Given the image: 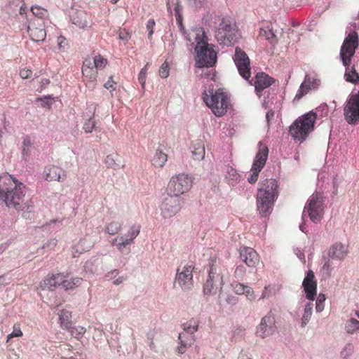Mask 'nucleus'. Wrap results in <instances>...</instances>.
<instances>
[{
	"instance_id": "obj_1",
	"label": "nucleus",
	"mask_w": 359,
	"mask_h": 359,
	"mask_svg": "<svg viewBox=\"0 0 359 359\" xmlns=\"http://www.w3.org/2000/svg\"><path fill=\"white\" fill-rule=\"evenodd\" d=\"M25 189V185L12 175L8 173L0 175V200L8 208L16 211L24 210Z\"/></svg>"
},
{
	"instance_id": "obj_2",
	"label": "nucleus",
	"mask_w": 359,
	"mask_h": 359,
	"mask_svg": "<svg viewBox=\"0 0 359 359\" xmlns=\"http://www.w3.org/2000/svg\"><path fill=\"white\" fill-rule=\"evenodd\" d=\"M359 46L358 36L355 32H351L344 40L340 49V59L346 67L344 74L345 80L352 83H359V74L356 72L355 66H350L351 59L354 56L355 50Z\"/></svg>"
},
{
	"instance_id": "obj_3",
	"label": "nucleus",
	"mask_w": 359,
	"mask_h": 359,
	"mask_svg": "<svg viewBox=\"0 0 359 359\" xmlns=\"http://www.w3.org/2000/svg\"><path fill=\"white\" fill-rule=\"evenodd\" d=\"M278 184L275 179L262 181L257 194V208L262 217H266L272 211V207L278 195Z\"/></svg>"
},
{
	"instance_id": "obj_4",
	"label": "nucleus",
	"mask_w": 359,
	"mask_h": 359,
	"mask_svg": "<svg viewBox=\"0 0 359 359\" xmlns=\"http://www.w3.org/2000/svg\"><path fill=\"white\" fill-rule=\"evenodd\" d=\"M196 34V46L195 50L196 66L198 68L210 67L217 62V53L207 42V37L203 29H198Z\"/></svg>"
},
{
	"instance_id": "obj_5",
	"label": "nucleus",
	"mask_w": 359,
	"mask_h": 359,
	"mask_svg": "<svg viewBox=\"0 0 359 359\" xmlns=\"http://www.w3.org/2000/svg\"><path fill=\"white\" fill-rule=\"evenodd\" d=\"M316 118V113L312 111L302 115L290 126V135L294 140L303 142L313 131Z\"/></svg>"
},
{
	"instance_id": "obj_6",
	"label": "nucleus",
	"mask_w": 359,
	"mask_h": 359,
	"mask_svg": "<svg viewBox=\"0 0 359 359\" xmlns=\"http://www.w3.org/2000/svg\"><path fill=\"white\" fill-rule=\"evenodd\" d=\"M203 99L216 116H222L227 111L229 97L221 89L210 88L208 92L205 90L203 93Z\"/></svg>"
},
{
	"instance_id": "obj_7",
	"label": "nucleus",
	"mask_w": 359,
	"mask_h": 359,
	"mask_svg": "<svg viewBox=\"0 0 359 359\" xmlns=\"http://www.w3.org/2000/svg\"><path fill=\"white\" fill-rule=\"evenodd\" d=\"M324 196L321 193L313 194L308 199L302 213L304 219L305 213L307 212L310 219L314 223L321 221L324 215L325 209Z\"/></svg>"
},
{
	"instance_id": "obj_8",
	"label": "nucleus",
	"mask_w": 359,
	"mask_h": 359,
	"mask_svg": "<svg viewBox=\"0 0 359 359\" xmlns=\"http://www.w3.org/2000/svg\"><path fill=\"white\" fill-rule=\"evenodd\" d=\"M215 37L220 45L231 46L238 39L237 30L231 20L222 18L215 32Z\"/></svg>"
},
{
	"instance_id": "obj_9",
	"label": "nucleus",
	"mask_w": 359,
	"mask_h": 359,
	"mask_svg": "<svg viewBox=\"0 0 359 359\" xmlns=\"http://www.w3.org/2000/svg\"><path fill=\"white\" fill-rule=\"evenodd\" d=\"M208 276L203 286V292L205 295H212L216 293L218 287H220L219 294V304L222 306V289L224 285L223 277L217 271L216 265L214 263L210 264Z\"/></svg>"
},
{
	"instance_id": "obj_10",
	"label": "nucleus",
	"mask_w": 359,
	"mask_h": 359,
	"mask_svg": "<svg viewBox=\"0 0 359 359\" xmlns=\"http://www.w3.org/2000/svg\"><path fill=\"white\" fill-rule=\"evenodd\" d=\"M183 199L181 196H174L166 193L160 204L161 215L164 219H168L174 217L182 209Z\"/></svg>"
},
{
	"instance_id": "obj_11",
	"label": "nucleus",
	"mask_w": 359,
	"mask_h": 359,
	"mask_svg": "<svg viewBox=\"0 0 359 359\" xmlns=\"http://www.w3.org/2000/svg\"><path fill=\"white\" fill-rule=\"evenodd\" d=\"M192 186L191 177L184 173L172 177L168 182L166 191L177 196H181L187 192Z\"/></svg>"
},
{
	"instance_id": "obj_12",
	"label": "nucleus",
	"mask_w": 359,
	"mask_h": 359,
	"mask_svg": "<svg viewBox=\"0 0 359 359\" xmlns=\"http://www.w3.org/2000/svg\"><path fill=\"white\" fill-rule=\"evenodd\" d=\"M269 156V149L266 145L262 142L258 143V151L255 157L251 168L252 173L248 178V182L250 184H255L258 179L261 170L264 167Z\"/></svg>"
},
{
	"instance_id": "obj_13",
	"label": "nucleus",
	"mask_w": 359,
	"mask_h": 359,
	"mask_svg": "<svg viewBox=\"0 0 359 359\" xmlns=\"http://www.w3.org/2000/svg\"><path fill=\"white\" fill-rule=\"evenodd\" d=\"M344 116L346 121L355 125L359 121V91L349 95L344 107Z\"/></svg>"
},
{
	"instance_id": "obj_14",
	"label": "nucleus",
	"mask_w": 359,
	"mask_h": 359,
	"mask_svg": "<svg viewBox=\"0 0 359 359\" xmlns=\"http://www.w3.org/2000/svg\"><path fill=\"white\" fill-rule=\"evenodd\" d=\"M192 264H187L182 268H177L174 285L177 284L183 291H189L194 286Z\"/></svg>"
},
{
	"instance_id": "obj_15",
	"label": "nucleus",
	"mask_w": 359,
	"mask_h": 359,
	"mask_svg": "<svg viewBox=\"0 0 359 359\" xmlns=\"http://www.w3.org/2000/svg\"><path fill=\"white\" fill-rule=\"evenodd\" d=\"M233 59L240 75L244 79L249 80L251 75L250 62L245 52L240 47H236Z\"/></svg>"
},
{
	"instance_id": "obj_16",
	"label": "nucleus",
	"mask_w": 359,
	"mask_h": 359,
	"mask_svg": "<svg viewBox=\"0 0 359 359\" xmlns=\"http://www.w3.org/2000/svg\"><path fill=\"white\" fill-rule=\"evenodd\" d=\"M320 85L321 81L316 75L306 74L295 95L294 100L299 101L310 91L318 90Z\"/></svg>"
},
{
	"instance_id": "obj_17",
	"label": "nucleus",
	"mask_w": 359,
	"mask_h": 359,
	"mask_svg": "<svg viewBox=\"0 0 359 359\" xmlns=\"http://www.w3.org/2000/svg\"><path fill=\"white\" fill-rule=\"evenodd\" d=\"M27 32L33 41H43L46 37L44 22L41 19H34L27 25Z\"/></svg>"
},
{
	"instance_id": "obj_18",
	"label": "nucleus",
	"mask_w": 359,
	"mask_h": 359,
	"mask_svg": "<svg viewBox=\"0 0 359 359\" xmlns=\"http://www.w3.org/2000/svg\"><path fill=\"white\" fill-rule=\"evenodd\" d=\"M275 319L273 316L266 315L263 317L257 327L256 334L262 339L272 335L276 330Z\"/></svg>"
},
{
	"instance_id": "obj_19",
	"label": "nucleus",
	"mask_w": 359,
	"mask_h": 359,
	"mask_svg": "<svg viewBox=\"0 0 359 359\" xmlns=\"http://www.w3.org/2000/svg\"><path fill=\"white\" fill-rule=\"evenodd\" d=\"M140 231V225L134 224L130 228L127 233L120 236V241L116 247L118 251L123 253L127 250V246L133 243Z\"/></svg>"
},
{
	"instance_id": "obj_20",
	"label": "nucleus",
	"mask_w": 359,
	"mask_h": 359,
	"mask_svg": "<svg viewBox=\"0 0 359 359\" xmlns=\"http://www.w3.org/2000/svg\"><path fill=\"white\" fill-rule=\"evenodd\" d=\"M302 285L307 299L313 301L316 296L317 283L315 280L314 273L309 271L304 278Z\"/></svg>"
},
{
	"instance_id": "obj_21",
	"label": "nucleus",
	"mask_w": 359,
	"mask_h": 359,
	"mask_svg": "<svg viewBox=\"0 0 359 359\" xmlns=\"http://www.w3.org/2000/svg\"><path fill=\"white\" fill-rule=\"evenodd\" d=\"M241 259L249 267H255L259 262L257 252L250 247H241L239 249Z\"/></svg>"
},
{
	"instance_id": "obj_22",
	"label": "nucleus",
	"mask_w": 359,
	"mask_h": 359,
	"mask_svg": "<svg viewBox=\"0 0 359 359\" xmlns=\"http://www.w3.org/2000/svg\"><path fill=\"white\" fill-rule=\"evenodd\" d=\"M275 80L272 77L264 72L257 73L255 76V90L258 96H260L259 93L265 88L271 86Z\"/></svg>"
},
{
	"instance_id": "obj_23",
	"label": "nucleus",
	"mask_w": 359,
	"mask_h": 359,
	"mask_svg": "<svg viewBox=\"0 0 359 359\" xmlns=\"http://www.w3.org/2000/svg\"><path fill=\"white\" fill-rule=\"evenodd\" d=\"M45 180L47 181H62L65 180L66 175L64 173V171L54 165L46 166L43 171Z\"/></svg>"
},
{
	"instance_id": "obj_24",
	"label": "nucleus",
	"mask_w": 359,
	"mask_h": 359,
	"mask_svg": "<svg viewBox=\"0 0 359 359\" xmlns=\"http://www.w3.org/2000/svg\"><path fill=\"white\" fill-rule=\"evenodd\" d=\"M348 250L344 245L336 243L330 246L328 250V256L332 259L342 260L347 255Z\"/></svg>"
},
{
	"instance_id": "obj_25",
	"label": "nucleus",
	"mask_w": 359,
	"mask_h": 359,
	"mask_svg": "<svg viewBox=\"0 0 359 359\" xmlns=\"http://www.w3.org/2000/svg\"><path fill=\"white\" fill-rule=\"evenodd\" d=\"M67 278V276L62 273L53 274L50 277L46 278L41 283L42 287H47L51 289L52 287H56L57 286H62L63 287L64 279Z\"/></svg>"
},
{
	"instance_id": "obj_26",
	"label": "nucleus",
	"mask_w": 359,
	"mask_h": 359,
	"mask_svg": "<svg viewBox=\"0 0 359 359\" xmlns=\"http://www.w3.org/2000/svg\"><path fill=\"white\" fill-rule=\"evenodd\" d=\"M95 244V240L90 236H86L83 238L81 239L78 245H75L72 248L73 256L76 257L74 250H76L79 254H81L84 251L90 250Z\"/></svg>"
},
{
	"instance_id": "obj_27",
	"label": "nucleus",
	"mask_w": 359,
	"mask_h": 359,
	"mask_svg": "<svg viewBox=\"0 0 359 359\" xmlns=\"http://www.w3.org/2000/svg\"><path fill=\"white\" fill-rule=\"evenodd\" d=\"M178 339L180 346L177 347V351L180 354L185 353L187 348L191 346L194 341L193 336H186L184 332L179 334Z\"/></svg>"
},
{
	"instance_id": "obj_28",
	"label": "nucleus",
	"mask_w": 359,
	"mask_h": 359,
	"mask_svg": "<svg viewBox=\"0 0 359 359\" xmlns=\"http://www.w3.org/2000/svg\"><path fill=\"white\" fill-rule=\"evenodd\" d=\"M87 18V14L83 11H79L76 12L75 15H72V20L73 24L79 28L84 29L88 27Z\"/></svg>"
},
{
	"instance_id": "obj_29",
	"label": "nucleus",
	"mask_w": 359,
	"mask_h": 359,
	"mask_svg": "<svg viewBox=\"0 0 359 359\" xmlns=\"http://www.w3.org/2000/svg\"><path fill=\"white\" fill-rule=\"evenodd\" d=\"M105 164L108 168H111L114 170L118 169L123 166L120 156L115 154H112L107 156L105 159Z\"/></svg>"
},
{
	"instance_id": "obj_30",
	"label": "nucleus",
	"mask_w": 359,
	"mask_h": 359,
	"mask_svg": "<svg viewBox=\"0 0 359 359\" xmlns=\"http://www.w3.org/2000/svg\"><path fill=\"white\" fill-rule=\"evenodd\" d=\"M168 156L161 149H158L154 154L151 163L155 167L162 168L167 161Z\"/></svg>"
},
{
	"instance_id": "obj_31",
	"label": "nucleus",
	"mask_w": 359,
	"mask_h": 359,
	"mask_svg": "<svg viewBox=\"0 0 359 359\" xmlns=\"http://www.w3.org/2000/svg\"><path fill=\"white\" fill-rule=\"evenodd\" d=\"M240 174L232 167L227 166L226 170L225 178L229 184L234 186L240 180Z\"/></svg>"
},
{
	"instance_id": "obj_32",
	"label": "nucleus",
	"mask_w": 359,
	"mask_h": 359,
	"mask_svg": "<svg viewBox=\"0 0 359 359\" xmlns=\"http://www.w3.org/2000/svg\"><path fill=\"white\" fill-rule=\"evenodd\" d=\"M193 157L195 160L201 161L205 157V146L201 141L197 142L193 145V150L191 151Z\"/></svg>"
},
{
	"instance_id": "obj_33",
	"label": "nucleus",
	"mask_w": 359,
	"mask_h": 359,
	"mask_svg": "<svg viewBox=\"0 0 359 359\" xmlns=\"http://www.w3.org/2000/svg\"><path fill=\"white\" fill-rule=\"evenodd\" d=\"M122 226L123 223L121 222L111 221L106 225L104 232L109 235H116L121 231Z\"/></svg>"
},
{
	"instance_id": "obj_34",
	"label": "nucleus",
	"mask_w": 359,
	"mask_h": 359,
	"mask_svg": "<svg viewBox=\"0 0 359 359\" xmlns=\"http://www.w3.org/2000/svg\"><path fill=\"white\" fill-rule=\"evenodd\" d=\"M313 304L311 302H308L304 306V314L302 318V323L301 326L304 327L307 323L309 322L311 317L312 316V310H313Z\"/></svg>"
},
{
	"instance_id": "obj_35",
	"label": "nucleus",
	"mask_w": 359,
	"mask_h": 359,
	"mask_svg": "<svg viewBox=\"0 0 359 359\" xmlns=\"http://www.w3.org/2000/svg\"><path fill=\"white\" fill-rule=\"evenodd\" d=\"M344 329L348 334H354L359 332V321L351 318L346 321Z\"/></svg>"
},
{
	"instance_id": "obj_36",
	"label": "nucleus",
	"mask_w": 359,
	"mask_h": 359,
	"mask_svg": "<svg viewBox=\"0 0 359 359\" xmlns=\"http://www.w3.org/2000/svg\"><path fill=\"white\" fill-rule=\"evenodd\" d=\"M83 279L79 277L72 278L71 280H67L65 278L63 282V288L65 290H72L74 287L80 285Z\"/></svg>"
},
{
	"instance_id": "obj_37",
	"label": "nucleus",
	"mask_w": 359,
	"mask_h": 359,
	"mask_svg": "<svg viewBox=\"0 0 359 359\" xmlns=\"http://www.w3.org/2000/svg\"><path fill=\"white\" fill-rule=\"evenodd\" d=\"M82 74L90 81H96L97 72L95 67H82Z\"/></svg>"
},
{
	"instance_id": "obj_38",
	"label": "nucleus",
	"mask_w": 359,
	"mask_h": 359,
	"mask_svg": "<svg viewBox=\"0 0 359 359\" xmlns=\"http://www.w3.org/2000/svg\"><path fill=\"white\" fill-rule=\"evenodd\" d=\"M67 329L72 336L76 339L81 338L86 332V328L81 326L69 327Z\"/></svg>"
},
{
	"instance_id": "obj_39",
	"label": "nucleus",
	"mask_w": 359,
	"mask_h": 359,
	"mask_svg": "<svg viewBox=\"0 0 359 359\" xmlns=\"http://www.w3.org/2000/svg\"><path fill=\"white\" fill-rule=\"evenodd\" d=\"M95 112L93 113L92 116L87 120L83 125V130L86 133H90L93 129H95L96 122L94 118Z\"/></svg>"
},
{
	"instance_id": "obj_40",
	"label": "nucleus",
	"mask_w": 359,
	"mask_h": 359,
	"mask_svg": "<svg viewBox=\"0 0 359 359\" xmlns=\"http://www.w3.org/2000/svg\"><path fill=\"white\" fill-rule=\"evenodd\" d=\"M59 319L62 327H65L66 328L69 327L70 321L68 311H62L59 315Z\"/></svg>"
},
{
	"instance_id": "obj_41",
	"label": "nucleus",
	"mask_w": 359,
	"mask_h": 359,
	"mask_svg": "<svg viewBox=\"0 0 359 359\" xmlns=\"http://www.w3.org/2000/svg\"><path fill=\"white\" fill-rule=\"evenodd\" d=\"M31 11L36 17H37L36 19H41L46 15L47 11L41 7L39 6H32Z\"/></svg>"
},
{
	"instance_id": "obj_42",
	"label": "nucleus",
	"mask_w": 359,
	"mask_h": 359,
	"mask_svg": "<svg viewBox=\"0 0 359 359\" xmlns=\"http://www.w3.org/2000/svg\"><path fill=\"white\" fill-rule=\"evenodd\" d=\"M325 301V294L320 293L318 294L316 302V312L320 313L324 309V302Z\"/></svg>"
},
{
	"instance_id": "obj_43",
	"label": "nucleus",
	"mask_w": 359,
	"mask_h": 359,
	"mask_svg": "<svg viewBox=\"0 0 359 359\" xmlns=\"http://www.w3.org/2000/svg\"><path fill=\"white\" fill-rule=\"evenodd\" d=\"M107 64V60L100 55L95 56L93 60V65L95 69L102 68Z\"/></svg>"
},
{
	"instance_id": "obj_44",
	"label": "nucleus",
	"mask_w": 359,
	"mask_h": 359,
	"mask_svg": "<svg viewBox=\"0 0 359 359\" xmlns=\"http://www.w3.org/2000/svg\"><path fill=\"white\" fill-rule=\"evenodd\" d=\"M174 11H175V18H176V20L177 22V24L179 25L180 28L182 29V15H181L182 6H181V5L180 4L179 2H177L175 4Z\"/></svg>"
},
{
	"instance_id": "obj_45",
	"label": "nucleus",
	"mask_w": 359,
	"mask_h": 359,
	"mask_svg": "<svg viewBox=\"0 0 359 359\" xmlns=\"http://www.w3.org/2000/svg\"><path fill=\"white\" fill-rule=\"evenodd\" d=\"M245 272H246V269H245V266H243V265H239L236 268L233 276L237 280H241L243 278V277L245 274Z\"/></svg>"
},
{
	"instance_id": "obj_46",
	"label": "nucleus",
	"mask_w": 359,
	"mask_h": 359,
	"mask_svg": "<svg viewBox=\"0 0 359 359\" xmlns=\"http://www.w3.org/2000/svg\"><path fill=\"white\" fill-rule=\"evenodd\" d=\"M159 75L161 77L165 79L169 76V65L167 62H164L159 69Z\"/></svg>"
},
{
	"instance_id": "obj_47",
	"label": "nucleus",
	"mask_w": 359,
	"mask_h": 359,
	"mask_svg": "<svg viewBox=\"0 0 359 359\" xmlns=\"http://www.w3.org/2000/svg\"><path fill=\"white\" fill-rule=\"evenodd\" d=\"M353 351V346L351 344H346L341 352L344 358L349 357Z\"/></svg>"
},
{
	"instance_id": "obj_48",
	"label": "nucleus",
	"mask_w": 359,
	"mask_h": 359,
	"mask_svg": "<svg viewBox=\"0 0 359 359\" xmlns=\"http://www.w3.org/2000/svg\"><path fill=\"white\" fill-rule=\"evenodd\" d=\"M231 285L233 287L234 292L237 294H244L245 290V287H246L247 285H243L242 283H237L236 284L232 283Z\"/></svg>"
},
{
	"instance_id": "obj_49",
	"label": "nucleus",
	"mask_w": 359,
	"mask_h": 359,
	"mask_svg": "<svg viewBox=\"0 0 359 359\" xmlns=\"http://www.w3.org/2000/svg\"><path fill=\"white\" fill-rule=\"evenodd\" d=\"M264 35L267 40H272L273 41H277V35L276 32H273V29H269V31H264Z\"/></svg>"
},
{
	"instance_id": "obj_50",
	"label": "nucleus",
	"mask_w": 359,
	"mask_h": 359,
	"mask_svg": "<svg viewBox=\"0 0 359 359\" xmlns=\"http://www.w3.org/2000/svg\"><path fill=\"white\" fill-rule=\"evenodd\" d=\"M155 26V21L154 19H149L147 23V29L149 32L148 38L151 39L154 33V27Z\"/></svg>"
},
{
	"instance_id": "obj_51",
	"label": "nucleus",
	"mask_w": 359,
	"mask_h": 359,
	"mask_svg": "<svg viewBox=\"0 0 359 359\" xmlns=\"http://www.w3.org/2000/svg\"><path fill=\"white\" fill-rule=\"evenodd\" d=\"M188 3L196 8H200L205 3V0H187Z\"/></svg>"
},
{
	"instance_id": "obj_52",
	"label": "nucleus",
	"mask_w": 359,
	"mask_h": 359,
	"mask_svg": "<svg viewBox=\"0 0 359 359\" xmlns=\"http://www.w3.org/2000/svg\"><path fill=\"white\" fill-rule=\"evenodd\" d=\"M184 334H186V336H192V334L198 330V325L195 326H187L184 327Z\"/></svg>"
},
{
	"instance_id": "obj_53",
	"label": "nucleus",
	"mask_w": 359,
	"mask_h": 359,
	"mask_svg": "<svg viewBox=\"0 0 359 359\" xmlns=\"http://www.w3.org/2000/svg\"><path fill=\"white\" fill-rule=\"evenodd\" d=\"M22 335V332L20 329L19 327L17 328L15 325H14L13 332L8 335V340L13 337H21Z\"/></svg>"
},
{
	"instance_id": "obj_54",
	"label": "nucleus",
	"mask_w": 359,
	"mask_h": 359,
	"mask_svg": "<svg viewBox=\"0 0 359 359\" xmlns=\"http://www.w3.org/2000/svg\"><path fill=\"white\" fill-rule=\"evenodd\" d=\"M244 294L249 300L252 301L255 299L254 291L250 287L246 286Z\"/></svg>"
},
{
	"instance_id": "obj_55",
	"label": "nucleus",
	"mask_w": 359,
	"mask_h": 359,
	"mask_svg": "<svg viewBox=\"0 0 359 359\" xmlns=\"http://www.w3.org/2000/svg\"><path fill=\"white\" fill-rule=\"evenodd\" d=\"M32 71L28 69H22L20 72V76L22 79H25L31 77Z\"/></svg>"
},
{
	"instance_id": "obj_56",
	"label": "nucleus",
	"mask_w": 359,
	"mask_h": 359,
	"mask_svg": "<svg viewBox=\"0 0 359 359\" xmlns=\"http://www.w3.org/2000/svg\"><path fill=\"white\" fill-rule=\"evenodd\" d=\"M112 76H111L109 80L104 83V87L107 88V89H110V88H112V90H115V87L114 86V85H116V82H114L113 80H112Z\"/></svg>"
},
{
	"instance_id": "obj_57",
	"label": "nucleus",
	"mask_w": 359,
	"mask_h": 359,
	"mask_svg": "<svg viewBox=\"0 0 359 359\" xmlns=\"http://www.w3.org/2000/svg\"><path fill=\"white\" fill-rule=\"evenodd\" d=\"M55 238L51 239L49 242L43 245V248H53L57 245Z\"/></svg>"
},
{
	"instance_id": "obj_58",
	"label": "nucleus",
	"mask_w": 359,
	"mask_h": 359,
	"mask_svg": "<svg viewBox=\"0 0 359 359\" xmlns=\"http://www.w3.org/2000/svg\"><path fill=\"white\" fill-rule=\"evenodd\" d=\"M317 110L320 111L323 113V115L327 116L328 112V106L326 104H321L317 108Z\"/></svg>"
},
{
	"instance_id": "obj_59",
	"label": "nucleus",
	"mask_w": 359,
	"mask_h": 359,
	"mask_svg": "<svg viewBox=\"0 0 359 359\" xmlns=\"http://www.w3.org/2000/svg\"><path fill=\"white\" fill-rule=\"evenodd\" d=\"M226 302L228 304H236V302H237V299L236 297L233 296V295H228L226 299Z\"/></svg>"
},
{
	"instance_id": "obj_60",
	"label": "nucleus",
	"mask_w": 359,
	"mask_h": 359,
	"mask_svg": "<svg viewBox=\"0 0 359 359\" xmlns=\"http://www.w3.org/2000/svg\"><path fill=\"white\" fill-rule=\"evenodd\" d=\"M118 274V271L117 269H114L113 271L108 272L106 274V278H107L109 279H111V278L116 277Z\"/></svg>"
},
{
	"instance_id": "obj_61",
	"label": "nucleus",
	"mask_w": 359,
	"mask_h": 359,
	"mask_svg": "<svg viewBox=\"0 0 359 359\" xmlns=\"http://www.w3.org/2000/svg\"><path fill=\"white\" fill-rule=\"evenodd\" d=\"M146 76L147 75H144V74L142 75V74H140V73H139V75H138V81L140 83V84L142 85V88H144V85H145Z\"/></svg>"
},
{
	"instance_id": "obj_62",
	"label": "nucleus",
	"mask_w": 359,
	"mask_h": 359,
	"mask_svg": "<svg viewBox=\"0 0 359 359\" xmlns=\"http://www.w3.org/2000/svg\"><path fill=\"white\" fill-rule=\"evenodd\" d=\"M31 145V140L29 137L26 136L22 142V147H29Z\"/></svg>"
},
{
	"instance_id": "obj_63",
	"label": "nucleus",
	"mask_w": 359,
	"mask_h": 359,
	"mask_svg": "<svg viewBox=\"0 0 359 359\" xmlns=\"http://www.w3.org/2000/svg\"><path fill=\"white\" fill-rule=\"evenodd\" d=\"M274 117V111H272V110H269L266 114V121L268 122V123H269V121L273 119Z\"/></svg>"
},
{
	"instance_id": "obj_64",
	"label": "nucleus",
	"mask_w": 359,
	"mask_h": 359,
	"mask_svg": "<svg viewBox=\"0 0 359 359\" xmlns=\"http://www.w3.org/2000/svg\"><path fill=\"white\" fill-rule=\"evenodd\" d=\"M323 270H326L329 272V273H330V271H331V264H330V259H327L325 264H323Z\"/></svg>"
}]
</instances>
